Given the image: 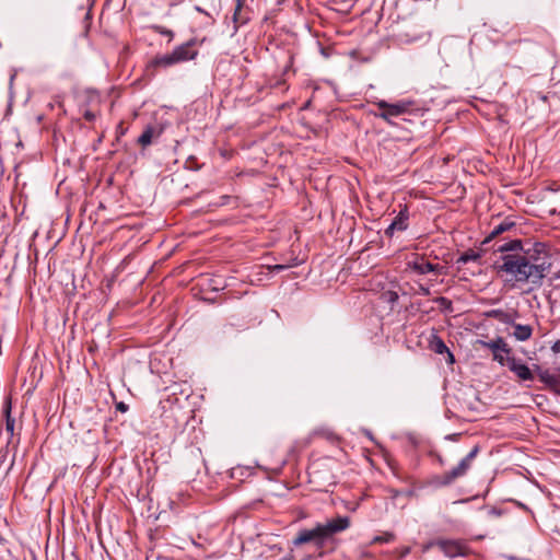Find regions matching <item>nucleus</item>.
<instances>
[{"label": "nucleus", "instance_id": "6ab92c4d", "mask_svg": "<svg viewBox=\"0 0 560 560\" xmlns=\"http://www.w3.org/2000/svg\"><path fill=\"white\" fill-rule=\"evenodd\" d=\"M235 1H236V5H235L234 14H233V21L235 24H244L247 19L243 18L241 15V11L243 9V0H235Z\"/></svg>", "mask_w": 560, "mask_h": 560}, {"label": "nucleus", "instance_id": "6e6552de", "mask_svg": "<svg viewBox=\"0 0 560 560\" xmlns=\"http://www.w3.org/2000/svg\"><path fill=\"white\" fill-rule=\"evenodd\" d=\"M534 368L539 381L542 382L550 390L560 396V374L550 373L549 370H544L539 365H534Z\"/></svg>", "mask_w": 560, "mask_h": 560}, {"label": "nucleus", "instance_id": "412c9836", "mask_svg": "<svg viewBox=\"0 0 560 560\" xmlns=\"http://www.w3.org/2000/svg\"><path fill=\"white\" fill-rule=\"evenodd\" d=\"M152 30L158 33V34H161V35H165L170 38V40L173 39L174 37V32L168 30V28H165L164 26H161V25H153L152 26Z\"/></svg>", "mask_w": 560, "mask_h": 560}, {"label": "nucleus", "instance_id": "4468645a", "mask_svg": "<svg viewBox=\"0 0 560 560\" xmlns=\"http://www.w3.org/2000/svg\"><path fill=\"white\" fill-rule=\"evenodd\" d=\"M199 2L200 3L196 5V10L208 16L218 13L221 4V0H199Z\"/></svg>", "mask_w": 560, "mask_h": 560}, {"label": "nucleus", "instance_id": "bb28decb", "mask_svg": "<svg viewBox=\"0 0 560 560\" xmlns=\"http://www.w3.org/2000/svg\"><path fill=\"white\" fill-rule=\"evenodd\" d=\"M230 319H231V322H230V323H228V324L225 325V327H226V326H231V327H233V326H235V327H243V326H244L243 324L238 323L240 320H238V318H236L235 316H231V317H230Z\"/></svg>", "mask_w": 560, "mask_h": 560}, {"label": "nucleus", "instance_id": "1a4fd4ad", "mask_svg": "<svg viewBox=\"0 0 560 560\" xmlns=\"http://www.w3.org/2000/svg\"><path fill=\"white\" fill-rule=\"evenodd\" d=\"M506 365L520 380L522 381H533L534 372L521 360L516 358H508Z\"/></svg>", "mask_w": 560, "mask_h": 560}, {"label": "nucleus", "instance_id": "7ed1b4c3", "mask_svg": "<svg viewBox=\"0 0 560 560\" xmlns=\"http://www.w3.org/2000/svg\"><path fill=\"white\" fill-rule=\"evenodd\" d=\"M196 39H189L188 42L175 47L170 54L155 56L147 65V73L154 75L158 68H168L180 62L196 59L198 56V49L196 48Z\"/></svg>", "mask_w": 560, "mask_h": 560}, {"label": "nucleus", "instance_id": "e433bc0d", "mask_svg": "<svg viewBox=\"0 0 560 560\" xmlns=\"http://www.w3.org/2000/svg\"><path fill=\"white\" fill-rule=\"evenodd\" d=\"M557 373L560 374V365L556 369Z\"/></svg>", "mask_w": 560, "mask_h": 560}, {"label": "nucleus", "instance_id": "a211bd4d", "mask_svg": "<svg viewBox=\"0 0 560 560\" xmlns=\"http://www.w3.org/2000/svg\"><path fill=\"white\" fill-rule=\"evenodd\" d=\"M480 254L472 250V249H469L467 252H465L464 254L460 255V257L458 258L457 262L459 264H467L469 261H477L480 259Z\"/></svg>", "mask_w": 560, "mask_h": 560}, {"label": "nucleus", "instance_id": "cd10ccee", "mask_svg": "<svg viewBox=\"0 0 560 560\" xmlns=\"http://www.w3.org/2000/svg\"><path fill=\"white\" fill-rule=\"evenodd\" d=\"M83 117L86 121H93L96 118V115L91 110H85Z\"/></svg>", "mask_w": 560, "mask_h": 560}, {"label": "nucleus", "instance_id": "f257e3e1", "mask_svg": "<svg viewBox=\"0 0 560 560\" xmlns=\"http://www.w3.org/2000/svg\"><path fill=\"white\" fill-rule=\"evenodd\" d=\"M516 249L521 252L501 257L502 264L498 266V272L509 276V281L540 287L552 266L550 246L535 242L523 248L522 242L514 240L499 247L500 252Z\"/></svg>", "mask_w": 560, "mask_h": 560}, {"label": "nucleus", "instance_id": "b1692460", "mask_svg": "<svg viewBox=\"0 0 560 560\" xmlns=\"http://www.w3.org/2000/svg\"><path fill=\"white\" fill-rule=\"evenodd\" d=\"M499 322L503 324H513V317L511 316V314L502 311V315L500 316Z\"/></svg>", "mask_w": 560, "mask_h": 560}, {"label": "nucleus", "instance_id": "2f4dec72", "mask_svg": "<svg viewBox=\"0 0 560 560\" xmlns=\"http://www.w3.org/2000/svg\"><path fill=\"white\" fill-rule=\"evenodd\" d=\"M551 349L556 353L560 352V339L552 345Z\"/></svg>", "mask_w": 560, "mask_h": 560}, {"label": "nucleus", "instance_id": "c9c22d12", "mask_svg": "<svg viewBox=\"0 0 560 560\" xmlns=\"http://www.w3.org/2000/svg\"><path fill=\"white\" fill-rule=\"evenodd\" d=\"M90 19H91V15H90V13L88 12V13L85 14V20H90Z\"/></svg>", "mask_w": 560, "mask_h": 560}, {"label": "nucleus", "instance_id": "20e7f679", "mask_svg": "<svg viewBox=\"0 0 560 560\" xmlns=\"http://www.w3.org/2000/svg\"><path fill=\"white\" fill-rule=\"evenodd\" d=\"M374 104L381 110L380 113H374V116L383 119L389 125H395L393 120L395 117H400L404 115H417L420 112L417 103L412 100H400L395 103L380 100L374 102Z\"/></svg>", "mask_w": 560, "mask_h": 560}, {"label": "nucleus", "instance_id": "5701e85b", "mask_svg": "<svg viewBox=\"0 0 560 560\" xmlns=\"http://www.w3.org/2000/svg\"><path fill=\"white\" fill-rule=\"evenodd\" d=\"M502 311L503 310H500V308H497V310H490L486 313V316L487 317H490V318H494V319H498L500 318V316L502 315Z\"/></svg>", "mask_w": 560, "mask_h": 560}, {"label": "nucleus", "instance_id": "f8f14e48", "mask_svg": "<svg viewBox=\"0 0 560 560\" xmlns=\"http://www.w3.org/2000/svg\"><path fill=\"white\" fill-rule=\"evenodd\" d=\"M429 347L430 349L438 353V354H444L446 353L447 357H448V361L451 363L454 362V354L450 351V349L447 348V346L445 345V342L442 340V338H440L438 335H433L432 338L430 339V343H429Z\"/></svg>", "mask_w": 560, "mask_h": 560}, {"label": "nucleus", "instance_id": "a878e982", "mask_svg": "<svg viewBox=\"0 0 560 560\" xmlns=\"http://www.w3.org/2000/svg\"><path fill=\"white\" fill-rule=\"evenodd\" d=\"M405 36L407 42H415L421 39L423 37V33H417L413 35L406 34Z\"/></svg>", "mask_w": 560, "mask_h": 560}, {"label": "nucleus", "instance_id": "9d476101", "mask_svg": "<svg viewBox=\"0 0 560 560\" xmlns=\"http://www.w3.org/2000/svg\"><path fill=\"white\" fill-rule=\"evenodd\" d=\"M408 219L409 213L405 208L396 215L389 226L385 230V234L392 237L396 231H405L408 228Z\"/></svg>", "mask_w": 560, "mask_h": 560}, {"label": "nucleus", "instance_id": "f03ea898", "mask_svg": "<svg viewBox=\"0 0 560 560\" xmlns=\"http://www.w3.org/2000/svg\"><path fill=\"white\" fill-rule=\"evenodd\" d=\"M349 526L350 517L338 515L326 520L324 523H317L313 528L301 529L293 538L292 544L294 546L312 544L317 548H322L332 540L335 535L345 532Z\"/></svg>", "mask_w": 560, "mask_h": 560}, {"label": "nucleus", "instance_id": "9b49d317", "mask_svg": "<svg viewBox=\"0 0 560 560\" xmlns=\"http://www.w3.org/2000/svg\"><path fill=\"white\" fill-rule=\"evenodd\" d=\"M478 342L482 347L490 349L493 352V354L495 352H503L506 354L511 353V348L509 347V345L504 341V339L502 337H497L495 339L490 340V341L479 340Z\"/></svg>", "mask_w": 560, "mask_h": 560}, {"label": "nucleus", "instance_id": "ddd939ff", "mask_svg": "<svg viewBox=\"0 0 560 560\" xmlns=\"http://www.w3.org/2000/svg\"><path fill=\"white\" fill-rule=\"evenodd\" d=\"M11 398H7L3 404V415L5 418V431L9 434V441L13 438L15 430V419L11 416Z\"/></svg>", "mask_w": 560, "mask_h": 560}, {"label": "nucleus", "instance_id": "dca6fc26", "mask_svg": "<svg viewBox=\"0 0 560 560\" xmlns=\"http://www.w3.org/2000/svg\"><path fill=\"white\" fill-rule=\"evenodd\" d=\"M155 128L153 126H147L143 132L138 138V143L142 147H148L152 143V139L158 136Z\"/></svg>", "mask_w": 560, "mask_h": 560}, {"label": "nucleus", "instance_id": "423d86ee", "mask_svg": "<svg viewBox=\"0 0 560 560\" xmlns=\"http://www.w3.org/2000/svg\"><path fill=\"white\" fill-rule=\"evenodd\" d=\"M436 548L445 557L455 558V557H469L468 547L457 540H436L432 541L423 547V549Z\"/></svg>", "mask_w": 560, "mask_h": 560}, {"label": "nucleus", "instance_id": "aec40b11", "mask_svg": "<svg viewBox=\"0 0 560 560\" xmlns=\"http://www.w3.org/2000/svg\"><path fill=\"white\" fill-rule=\"evenodd\" d=\"M395 539V535L390 532H385L382 535L375 536L372 539V544L390 542Z\"/></svg>", "mask_w": 560, "mask_h": 560}, {"label": "nucleus", "instance_id": "7c9ffc66", "mask_svg": "<svg viewBox=\"0 0 560 560\" xmlns=\"http://www.w3.org/2000/svg\"><path fill=\"white\" fill-rule=\"evenodd\" d=\"M387 294L389 302L394 303L398 300V294L396 292L389 291Z\"/></svg>", "mask_w": 560, "mask_h": 560}, {"label": "nucleus", "instance_id": "0eeeda50", "mask_svg": "<svg viewBox=\"0 0 560 560\" xmlns=\"http://www.w3.org/2000/svg\"><path fill=\"white\" fill-rule=\"evenodd\" d=\"M407 267L418 275H427L429 272L441 273L443 267L439 264H432L424 256L415 254L412 259L408 260Z\"/></svg>", "mask_w": 560, "mask_h": 560}, {"label": "nucleus", "instance_id": "c756f323", "mask_svg": "<svg viewBox=\"0 0 560 560\" xmlns=\"http://www.w3.org/2000/svg\"><path fill=\"white\" fill-rule=\"evenodd\" d=\"M116 409L120 412H126L128 410V405H126L125 402L120 401L116 405Z\"/></svg>", "mask_w": 560, "mask_h": 560}, {"label": "nucleus", "instance_id": "f3484780", "mask_svg": "<svg viewBox=\"0 0 560 560\" xmlns=\"http://www.w3.org/2000/svg\"><path fill=\"white\" fill-rule=\"evenodd\" d=\"M514 225H515V223L513 221H511L509 219H504L502 222H500L499 224H497L493 228V230L490 232L489 236L487 237V241L511 230Z\"/></svg>", "mask_w": 560, "mask_h": 560}, {"label": "nucleus", "instance_id": "c85d7f7f", "mask_svg": "<svg viewBox=\"0 0 560 560\" xmlns=\"http://www.w3.org/2000/svg\"><path fill=\"white\" fill-rule=\"evenodd\" d=\"M313 435H323L329 439L332 435V433L325 430H315L313 432Z\"/></svg>", "mask_w": 560, "mask_h": 560}, {"label": "nucleus", "instance_id": "2eb2a0df", "mask_svg": "<svg viewBox=\"0 0 560 560\" xmlns=\"http://www.w3.org/2000/svg\"><path fill=\"white\" fill-rule=\"evenodd\" d=\"M533 328L529 325L514 324L513 336L520 340L525 341L532 337Z\"/></svg>", "mask_w": 560, "mask_h": 560}, {"label": "nucleus", "instance_id": "473e14b6", "mask_svg": "<svg viewBox=\"0 0 560 560\" xmlns=\"http://www.w3.org/2000/svg\"><path fill=\"white\" fill-rule=\"evenodd\" d=\"M285 268H287L285 265H276V266H273L272 269L276 271H281V270H284Z\"/></svg>", "mask_w": 560, "mask_h": 560}, {"label": "nucleus", "instance_id": "4be33fe9", "mask_svg": "<svg viewBox=\"0 0 560 560\" xmlns=\"http://www.w3.org/2000/svg\"><path fill=\"white\" fill-rule=\"evenodd\" d=\"M435 302L447 310H452V301L444 296L436 298Z\"/></svg>", "mask_w": 560, "mask_h": 560}, {"label": "nucleus", "instance_id": "f704fd0d", "mask_svg": "<svg viewBox=\"0 0 560 560\" xmlns=\"http://www.w3.org/2000/svg\"><path fill=\"white\" fill-rule=\"evenodd\" d=\"M409 553V548H404L400 552V557H406Z\"/></svg>", "mask_w": 560, "mask_h": 560}, {"label": "nucleus", "instance_id": "72a5a7b5", "mask_svg": "<svg viewBox=\"0 0 560 560\" xmlns=\"http://www.w3.org/2000/svg\"><path fill=\"white\" fill-rule=\"evenodd\" d=\"M420 291L423 295H430V290L429 288H425V287H421L420 288Z\"/></svg>", "mask_w": 560, "mask_h": 560}, {"label": "nucleus", "instance_id": "393cba45", "mask_svg": "<svg viewBox=\"0 0 560 560\" xmlns=\"http://www.w3.org/2000/svg\"><path fill=\"white\" fill-rule=\"evenodd\" d=\"M493 360L497 361L501 365H506V360L500 352H495L493 354Z\"/></svg>", "mask_w": 560, "mask_h": 560}, {"label": "nucleus", "instance_id": "39448f33", "mask_svg": "<svg viewBox=\"0 0 560 560\" xmlns=\"http://www.w3.org/2000/svg\"><path fill=\"white\" fill-rule=\"evenodd\" d=\"M480 448L475 445L472 450L459 462V464L448 471L434 477V483L439 487H447L457 479L464 477L471 467L472 460L476 458Z\"/></svg>", "mask_w": 560, "mask_h": 560}]
</instances>
